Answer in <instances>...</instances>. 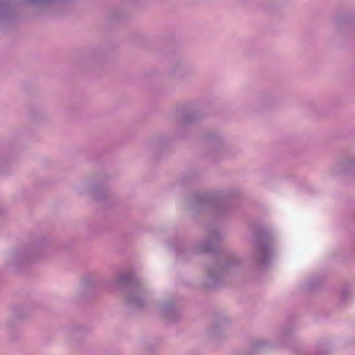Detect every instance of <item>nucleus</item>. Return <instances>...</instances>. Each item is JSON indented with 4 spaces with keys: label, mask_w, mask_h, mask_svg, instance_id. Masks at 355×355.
<instances>
[{
    "label": "nucleus",
    "mask_w": 355,
    "mask_h": 355,
    "mask_svg": "<svg viewBox=\"0 0 355 355\" xmlns=\"http://www.w3.org/2000/svg\"><path fill=\"white\" fill-rule=\"evenodd\" d=\"M274 250V244L270 238L262 235L256 236L252 240L250 259L254 264L263 266L270 260Z\"/></svg>",
    "instance_id": "obj_1"
},
{
    "label": "nucleus",
    "mask_w": 355,
    "mask_h": 355,
    "mask_svg": "<svg viewBox=\"0 0 355 355\" xmlns=\"http://www.w3.org/2000/svg\"><path fill=\"white\" fill-rule=\"evenodd\" d=\"M45 242H38L12 252L9 256V264L17 266L41 257L46 249Z\"/></svg>",
    "instance_id": "obj_2"
},
{
    "label": "nucleus",
    "mask_w": 355,
    "mask_h": 355,
    "mask_svg": "<svg viewBox=\"0 0 355 355\" xmlns=\"http://www.w3.org/2000/svg\"><path fill=\"white\" fill-rule=\"evenodd\" d=\"M329 175L334 178H355V153L340 158L330 168Z\"/></svg>",
    "instance_id": "obj_3"
},
{
    "label": "nucleus",
    "mask_w": 355,
    "mask_h": 355,
    "mask_svg": "<svg viewBox=\"0 0 355 355\" xmlns=\"http://www.w3.org/2000/svg\"><path fill=\"white\" fill-rule=\"evenodd\" d=\"M230 323L225 316L215 318L208 329L207 336L209 339L214 343H218L225 337V329Z\"/></svg>",
    "instance_id": "obj_4"
},
{
    "label": "nucleus",
    "mask_w": 355,
    "mask_h": 355,
    "mask_svg": "<svg viewBox=\"0 0 355 355\" xmlns=\"http://www.w3.org/2000/svg\"><path fill=\"white\" fill-rule=\"evenodd\" d=\"M30 308L26 304L15 305L12 310V315L6 324L8 331H12L17 329L19 323L28 315Z\"/></svg>",
    "instance_id": "obj_5"
},
{
    "label": "nucleus",
    "mask_w": 355,
    "mask_h": 355,
    "mask_svg": "<svg viewBox=\"0 0 355 355\" xmlns=\"http://www.w3.org/2000/svg\"><path fill=\"white\" fill-rule=\"evenodd\" d=\"M239 263V260L234 256L230 257L227 259L225 263L223 266H216L210 268L208 270L207 277V286H210L214 284L218 278V275L234 266H236Z\"/></svg>",
    "instance_id": "obj_6"
},
{
    "label": "nucleus",
    "mask_w": 355,
    "mask_h": 355,
    "mask_svg": "<svg viewBox=\"0 0 355 355\" xmlns=\"http://www.w3.org/2000/svg\"><path fill=\"white\" fill-rule=\"evenodd\" d=\"M207 146L211 150H216L225 144L224 137L219 132L211 131L207 132L204 137Z\"/></svg>",
    "instance_id": "obj_7"
},
{
    "label": "nucleus",
    "mask_w": 355,
    "mask_h": 355,
    "mask_svg": "<svg viewBox=\"0 0 355 355\" xmlns=\"http://www.w3.org/2000/svg\"><path fill=\"white\" fill-rule=\"evenodd\" d=\"M145 291L143 287L139 286L133 288L128 297V303L134 307H141L145 302Z\"/></svg>",
    "instance_id": "obj_8"
},
{
    "label": "nucleus",
    "mask_w": 355,
    "mask_h": 355,
    "mask_svg": "<svg viewBox=\"0 0 355 355\" xmlns=\"http://www.w3.org/2000/svg\"><path fill=\"white\" fill-rule=\"evenodd\" d=\"M162 315L171 320H174L178 315V311L173 300H168L159 307Z\"/></svg>",
    "instance_id": "obj_9"
},
{
    "label": "nucleus",
    "mask_w": 355,
    "mask_h": 355,
    "mask_svg": "<svg viewBox=\"0 0 355 355\" xmlns=\"http://www.w3.org/2000/svg\"><path fill=\"white\" fill-rule=\"evenodd\" d=\"M218 232L212 233L206 240L202 241L198 245L199 252H208L211 250L212 245L220 239Z\"/></svg>",
    "instance_id": "obj_10"
},
{
    "label": "nucleus",
    "mask_w": 355,
    "mask_h": 355,
    "mask_svg": "<svg viewBox=\"0 0 355 355\" xmlns=\"http://www.w3.org/2000/svg\"><path fill=\"white\" fill-rule=\"evenodd\" d=\"M29 116L32 121H40L46 117V112L39 107H33L29 112Z\"/></svg>",
    "instance_id": "obj_11"
},
{
    "label": "nucleus",
    "mask_w": 355,
    "mask_h": 355,
    "mask_svg": "<svg viewBox=\"0 0 355 355\" xmlns=\"http://www.w3.org/2000/svg\"><path fill=\"white\" fill-rule=\"evenodd\" d=\"M196 115L194 114H186L178 121V131L181 132L184 125L192 123L196 120Z\"/></svg>",
    "instance_id": "obj_12"
},
{
    "label": "nucleus",
    "mask_w": 355,
    "mask_h": 355,
    "mask_svg": "<svg viewBox=\"0 0 355 355\" xmlns=\"http://www.w3.org/2000/svg\"><path fill=\"white\" fill-rule=\"evenodd\" d=\"M130 280L129 275L126 273H121L117 275L113 279L112 284L116 286H121L127 284Z\"/></svg>",
    "instance_id": "obj_13"
},
{
    "label": "nucleus",
    "mask_w": 355,
    "mask_h": 355,
    "mask_svg": "<svg viewBox=\"0 0 355 355\" xmlns=\"http://www.w3.org/2000/svg\"><path fill=\"white\" fill-rule=\"evenodd\" d=\"M209 202V197L205 194L199 195L192 200V204L197 208L207 204Z\"/></svg>",
    "instance_id": "obj_14"
},
{
    "label": "nucleus",
    "mask_w": 355,
    "mask_h": 355,
    "mask_svg": "<svg viewBox=\"0 0 355 355\" xmlns=\"http://www.w3.org/2000/svg\"><path fill=\"white\" fill-rule=\"evenodd\" d=\"M351 295V288L346 286L341 287L338 291V296L342 302H345L347 299L350 297Z\"/></svg>",
    "instance_id": "obj_15"
},
{
    "label": "nucleus",
    "mask_w": 355,
    "mask_h": 355,
    "mask_svg": "<svg viewBox=\"0 0 355 355\" xmlns=\"http://www.w3.org/2000/svg\"><path fill=\"white\" fill-rule=\"evenodd\" d=\"M349 21V17L347 14H341L336 16L333 21L334 24L336 26H340L345 23Z\"/></svg>",
    "instance_id": "obj_16"
},
{
    "label": "nucleus",
    "mask_w": 355,
    "mask_h": 355,
    "mask_svg": "<svg viewBox=\"0 0 355 355\" xmlns=\"http://www.w3.org/2000/svg\"><path fill=\"white\" fill-rule=\"evenodd\" d=\"M261 101L265 106L268 107H271L275 103V98L269 94H263L261 98Z\"/></svg>",
    "instance_id": "obj_17"
},
{
    "label": "nucleus",
    "mask_w": 355,
    "mask_h": 355,
    "mask_svg": "<svg viewBox=\"0 0 355 355\" xmlns=\"http://www.w3.org/2000/svg\"><path fill=\"white\" fill-rule=\"evenodd\" d=\"M186 67H187V63L182 60H178L174 64V66H173L175 71H180L185 70Z\"/></svg>",
    "instance_id": "obj_18"
},
{
    "label": "nucleus",
    "mask_w": 355,
    "mask_h": 355,
    "mask_svg": "<svg viewBox=\"0 0 355 355\" xmlns=\"http://www.w3.org/2000/svg\"><path fill=\"white\" fill-rule=\"evenodd\" d=\"M166 142L164 138H157L152 141L150 145L153 148H158Z\"/></svg>",
    "instance_id": "obj_19"
},
{
    "label": "nucleus",
    "mask_w": 355,
    "mask_h": 355,
    "mask_svg": "<svg viewBox=\"0 0 355 355\" xmlns=\"http://www.w3.org/2000/svg\"><path fill=\"white\" fill-rule=\"evenodd\" d=\"M265 343L261 340L254 342L250 347V352L254 353L257 349H259L263 346Z\"/></svg>",
    "instance_id": "obj_20"
},
{
    "label": "nucleus",
    "mask_w": 355,
    "mask_h": 355,
    "mask_svg": "<svg viewBox=\"0 0 355 355\" xmlns=\"http://www.w3.org/2000/svg\"><path fill=\"white\" fill-rule=\"evenodd\" d=\"M184 110H189V107H187V106H185V107H184Z\"/></svg>",
    "instance_id": "obj_21"
}]
</instances>
